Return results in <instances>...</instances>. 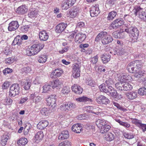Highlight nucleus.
Listing matches in <instances>:
<instances>
[{
	"label": "nucleus",
	"instance_id": "f3484780",
	"mask_svg": "<svg viewBox=\"0 0 146 146\" xmlns=\"http://www.w3.org/2000/svg\"><path fill=\"white\" fill-rule=\"evenodd\" d=\"M82 130V127L78 123L74 125L72 127V131L76 133H80Z\"/></svg>",
	"mask_w": 146,
	"mask_h": 146
},
{
	"label": "nucleus",
	"instance_id": "0eeeda50",
	"mask_svg": "<svg viewBox=\"0 0 146 146\" xmlns=\"http://www.w3.org/2000/svg\"><path fill=\"white\" fill-rule=\"evenodd\" d=\"M124 23L122 19H118L113 21L109 27L110 30L116 29L117 28L123 25Z\"/></svg>",
	"mask_w": 146,
	"mask_h": 146
},
{
	"label": "nucleus",
	"instance_id": "c9c22d12",
	"mask_svg": "<svg viewBox=\"0 0 146 146\" xmlns=\"http://www.w3.org/2000/svg\"><path fill=\"white\" fill-rule=\"evenodd\" d=\"M117 13L116 11H112L110 12L107 17L108 20L109 21L112 20L115 17Z\"/></svg>",
	"mask_w": 146,
	"mask_h": 146
},
{
	"label": "nucleus",
	"instance_id": "864d4df0",
	"mask_svg": "<svg viewBox=\"0 0 146 146\" xmlns=\"http://www.w3.org/2000/svg\"><path fill=\"white\" fill-rule=\"evenodd\" d=\"M126 52V50L123 48H119L117 51V54L118 55H121L124 54Z\"/></svg>",
	"mask_w": 146,
	"mask_h": 146
},
{
	"label": "nucleus",
	"instance_id": "f8f14e48",
	"mask_svg": "<svg viewBox=\"0 0 146 146\" xmlns=\"http://www.w3.org/2000/svg\"><path fill=\"white\" fill-rule=\"evenodd\" d=\"M86 37V35L81 33H78L75 36V41L77 43H81L85 40Z\"/></svg>",
	"mask_w": 146,
	"mask_h": 146
},
{
	"label": "nucleus",
	"instance_id": "052dcab7",
	"mask_svg": "<svg viewBox=\"0 0 146 146\" xmlns=\"http://www.w3.org/2000/svg\"><path fill=\"white\" fill-rule=\"evenodd\" d=\"M123 97V96L121 94H117V92L116 94V96H114L113 98L114 99L115 101H117L121 100L122 98Z\"/></svg>",
	"mask_w": 146,
	"mask_h": 146
},
{
	"label": "nucleus",
	"instance_id": "aec40b11",
	"mask_svg": "<svg viewBox=\"0 0 146 146\" xmlns=\"http://www.w3.org/2000/svg\"><path fill=\"white\" fill-rule=\"evenodd\" d=\"M72 89L73 92L77 94H80L83 91L82 89L80 86L76 84L72 86Z\"/></svg>",
	"mask_w": 146,
	"mask_h": 146
},
{
	"label": "nucleus",
	"instance_id": "09e8293b",
	"mask_svg": "<svg viewBox=\"0 0 146 146\" xmlns=\"http://www.w3.org/2000/svg\"><path fill=\"white\" fill-rule=\"evenodd\" d=\"M104 96L102 95H100L96 97V102L99 104H102Z\"/></svg>",
	"mask_w": 146,
	"mask_h": 146
},
{
	"label": "nucleus",
	"instance_id": "37998d69",
	"mask_svg": "<svg viewBox=\"0 0 146 146\" xmlns=\"http://www.w3.org/2000/svg\"><path fill=\"white\" fill-rule=\"evenodd\" d=\"M51 86V85H50L48 84H46L43 87L42 92L46 93H47L48 91H50L51 89L50 87Z\"/></svg>",
	"mask_w": 146,
	"mask_h": 146
},
{
	"label": "nucleus",
	"instance_id": "1a4fd4ad",
	"mask_svg": "<svg viewBox=\"0 0 146 146\" xmlns=\"http://www.w3.org/2000/svg\"><path fill=\"white\" fill-rule=\"evenodd\" d=\"M18 22L17 21H12L9 24L8 29L9 31H15L19 27Z\"/></svg>",
	"mask_w": 146,
	"mask_h": 146
},
{
	"label": "nucleus",
	"instance_id": "4c0bfd02",
	"mask_svg": "<svg viewBox=\"0 0 146 146\" xmlns=\"http://www.w3.org/2000/svg\"><path fill=\"white\" fill-rule=\"evenodd\" d=\"M110 128V126L107 124L100 129V132L102 133H105L107 132Z\"/></svg>",
	"mask_w": 146,
	"mask_h": 146
},
{
	"label": "nucleus",
	"instance_id": "680f3d73",
	"mask_svg": "<svg viewBox=\"0 0 146 146\" xmlns=\"http://www.w3.org/2000/svg\"><path fill=\"white\" fill-rule=\"evenodd\" d=\"M13 71V70L12 69L9 68H7L3 70V72L4 74L6 75L7 74L12 72Z\"/></svg>",
	"mask_w": 146,
	"mask_h": 146
},
{
	"label": "nucleus",
	"instance_id": "dca6fc26",
	"mask_svg": "<svg viewBox=\"0 0 146 146\" xmlns=\"http://www.w3.org/2000/svg\"><path fill=\"white\" fill-rule=\"evenodd\" d=\"M107 94L108 95L111 96L113 98L114 96H116L117 91L112 86H109Z\"/></svg>",
	"mask_w": 146,
	"mask_h": 146
},
{
	"label": "nucleus",
	"instance_id": "2f4dec72",
	"mask_svg": "<svg viewBox=\"0 0 146 146\" xmlns=\"http://www.w3.org/2000/svg\"><path fill=\"white\" fill-rule=\"evenodd\" d=\"M27 143V140L25 138H21L19 140L17 143L19 146H23L25 145Z\"/></svg>",
	"mask_w": 146,
	"mask_h": 146
},
{
	"label": "nucleus",
	"instance_id": "f704fd0d",
	"mask_svg": "<svg viewBox=\"0 0 146 146\" xmlns=\"http://www.w3.org/2000/svg\"><path fill=\"white\" fill-rule=\"evenodd\" d=\"M47 59V56L42 54L39 56L38 61L40 63H43L46 61Z\"/></svg>",
	"mask_w": 146,
	"mask_h": 146
},
{
	"label": "nucleus",
	"instance_id": "4468645a",
	"mask_svg": "<svg viewBox=\"0 0 146 146\" xmlns=\"http://www.w3.org/2000/svg\"><path fill=\"white\" fill-rule=\"evenodd\" d=\"M39 36L40 40L44 41H46L49 37L48 34L45 31H40Z\"/></svg>",
	"mask_w": 146,
	"mask_h": 146
},
{
	"label": "nucleus",
	"instance_id": "7c9ffc66",
	"mask_svg": "<svg viewBox=\"0 0 146 146\" xmlns=\"http://www.w3.org/2000/svg\"><path fill=\"white\" fill-rule=\"evenodd\" d=\"M9 138V136L7 135H3L1 137L0 141V143L3 146L6 145L8 139Z\"/></svg>",
	"mask_w": 146,
	"mask_h": 146
},
{
	"label": "nucleus",
	"instance_id": "bb28decb",
	"mask_svg": "<svg viewBox=\"0 0 146 146\" xmlns=\"http://www.w3.org/2000/svg\"><path fill=\"white\" fill-rule=\"evenodd\" d=\"M51 83H52V87L53 88H56L57 89L60 88L62 84L59 80H56L53 83L52 82Z\"/></svg>",
	"mask_w": 146,
	"mask_h": 146
},
{
	"label": "nucleus",
	"instance_id": "4be33fe9",
	"mask_svg": "<svg viewBox=\"0 0 146 146\" xmlns=\"http://www.w3.org/2000/svg\"><path fill=\"white\" fill-rule=\"evenodd\" d=\"M68 132L67 130L63 131L60 133L59 135L58 139L59 140H64L67 139L69 137Z\"/></svg>",
	"mask_w": 146,
	"mask_h": 146
},
{
	"label": "nucleus",
	"instance_id": "f257e3e1",
	"mask_svg": "<svg viewBox=\"0 0 146 146\" xmlns=\"http://www.w3.org/2000/svg\"><path fill=\"white\" fill-rule=\"evenodd\" d=\"M113 40L112 36L108 35L107 32L102 31L96 36L95 41H99L101 40L103 44H106L111 42Z\"/></svg>",
	"mask_w": 146,
	"mask_h": 146
},
{
	"label": "nucleus",
	"instance_id": "6e6d98bb",
	"mask_svg": "<svg viewBox=\"0 0 146 146\" xmlns=\"http://www.w3.org/2000/svg\"><path fill=\"white\" fill-rule=\"evenodd\" d=\"M31 83L30 82H29L28 81H26L25 82L24 85V88L26 90H28L29 89L31 86Z\"/></svg>",
	"mask_w": 146,
	"mask_h": 146
},
{
	"label": "nucleus",
	"instance_id": "13d9d810",
	"mask_svg": "<svg viewBox=\"0 0 146 146\" xmlns=\"http://www.w3.org/2000/svg\"><path fill=\"white\" fill-rule=\"evenodd\" d=\"M125 137L128 139H131L134 137V135L132 133H125L124 134Z\"/></svg>",
	"mask_w": 146,
	"mask_h": 146
},
{
	"label": "nucleus",
	"instance_id": "39448f33",
	"mask_svg": "<svg viewBox=\"0 0 146 146\" xmlns=\"http://www.w3.org/2000/svg\"><path fill=\"white\" fill-rule=\"evenodd\" d=\"M20 87L18 84H12L10 88L9 96L12 97H14L18 95L20 92Z\"/></svg>",
	"mask_w": 146,
	"mask_h": 146
},
{
	"label": "nucleus",
	"instance_id": "b1692460",
	"mask_svg": "<svg viewBox=\"0 0 146 146\" xmlns=\"http://www.w3.org/2000/svg\"><path fill=\"white\" fill-rule=\"evenodd\" d=\"M98 127L101 129L103 127L107 124V122L104 119H98L96 122Z\"/></svg>",
	"mask_w": 146,
	"mask_h": 146
},
{
	"label": "nucleus",
	"instance_id": "49530a36",
	"mask_svg": "<svg viewBox=\"0 0 146 146\" xmlns=\"http://www.w3.org/2000/svg\"><path fill=\"white\" fill-rule=\"evenodd\" d=\"M93 109V107L92 106H88L86 107V111L88 113H94L96 115H98L100 113L99 112H94L92 110Z\"/></svg>",
	"mask_w": 146,
	"mask_h": 146
},
{
	"label": "nucleus",
	"instance_id": "423d86ee",
	"mask_svg": "<svg viewBox=\"0 0 146 146\" xmlns=\"http://www.w3.org/2000/svg\"><path fill=\"white\" fill-rule=\"evenodd\" d=\"M56 97L54 95L50 96L47 99V102L48 104L50 106H51L52 108V111L55 110L54 108L56 106Z\"/></svg>",
	"mask_w": 146,
	"mask_h": 146
},
{
	"label": "nucleus",
	"instance_id": "72a5a7b5",
	"mask_svg": "<svg viewBox=\"0 0 146 146\" xmlns=\"http://www.w3.org/2000/svg\"><path fill=\"white\" fill-rule=\"evenodd\" d=\"M123 90H130L133 88L132 86L128 82L123 83Z\"/></svg>",
	"mask_w": 146,
	"mask_h": 146
},
{
	"label": "nucleus",
	"instance_id": "a211bd4d",
	"mask_svg": "<svg viewBox=\"0 0 146 146\" xmlns=\"http://www.w3.org/2000/svg\"><path fill=\"white\" fill-rule=\"evenodd\" d=\"M76 100L79 102H84L87 103H89L92 102V99L84 96L76 98Z\"/></svg>",
	"mask_w": 146,
	"mask_h": 146
},
{
	"label": "nucleus",
	"instance_id": "603ef678",
	"mask_svg": "<svg viewBox=\"0 0 146 146\" xmlns=\"http://www.w3.org/2000/svg\"><path fill=\"white\" fill-rule=\"evenodd\" d=\"M59 146H71V143L67 141H65L60 143Z\"/></svg>",
	"mask_w": 146,
	"mask_h": 146
},
{
	"label": "nucleus",
	"instance_id": "ea45409f",
	"mask_svg": "<svg viewBox=\"0 0 146 146\" xmlns=\"http://www.w3.org/2000/svg\"><path fill=\"white\" fill-rule=\"evenodd\" d=\"M131 121L132 122L133 124L136 125L137 126L139 127H140L142 124L141 121L136 118H132Z\"/></svg>",
	"mask_w": 146,
	"mask_h": 146
},
{
	"label": "nucleus",
	"instance_id": "7ed1b4c3",
	"mask_svg": "<svg viewBox=\"0 0 146 146\" xmlns=\"http://www.w3.org/2000/svg\"><path fill=\"white\" fill-rule=\"evenodd\" d=\"M125 31L128 33L132 38L137 40L139 36V31L137 28L132 26L127 27L125 30Z\"/></svg>",
	"mask_w": 146,
	"mask_h": 146
},
{
	"label": "nucleus",
	"instance_id": "393cba45",
	"mask_svg": "<svg viewBox=\"0 0 146 146\" xmlns=\"http://www.w3.org/2000/svg\"><path fill=\"white\" fill-rule=\"evenodd\" d=\"M111 56L108 54L105 53L102 55L101 58L103 63L105 64L108 62L110 60Z\"/></svg>",
	"mask_w": 146,
	"mask_h": 146
},
{
	"label": "nucleus",
	"instance_id": "412c9836",
	"mask_svg": "<svg viewBox=\"0 0 146 146\" xmlns=\"http://www.w3.org/2000/svg\"><path fill=\"white\" fill-rule=\"evenodd\" d=\"M27 9L25 5L20 6L17 9L16 12L20 14H24L27 11Z\"/></svg>",
	"mask_w": 146,
	"mask_h": 146
},
{
	"label": "nucleus",
	"instance_id": "ddd939ff",
	"mask_svg": "<svg viewBox=\"0 0 146 146\" xmlns=\"http://www.w3.org/2000/svg\"><path fill=\"white\" fill-rule=\"evenodd\" d=\"M67 26V24L65 23H60L56 26L55 31L57 33H61L64 30Z\"/></svg>",
	"mask_w": 146,
	"mask_h": 146
},
{
	"label": "nucleus",
	"instance_id": "20e7f679",
	"mask_svg": "<svg viewBox=\"0 0 146 146\" xmlns=\"http://www.w3.org/2000/svg\"><path fill=\"white\" fill-rule=\"evenodd\" d=\"M143 8H141L140 6L136 5L134 7L133 11L136 15L138 14L139 18L141 19L146 21V13L143 11Z\"/></svg>",
	"mask_w": 146,
	"mask_h": 146
},
{
	"label": "nucleus",
	"instance_id": "4d7b16f0",
	"mask_svg": "<svg viewBox=\"0 0 146 146\" xmlns=\"http://www.w3.org/2000/svg\"><path fill=\"white\" fill-rule=\"evenodd\" d=\"M42 98L40 96H36L33 100L34 102L36 104H38L41 102Z\"/></svg>",
	"mask_w": 146,
	"mask_h": 146
},
{
	"label": "nucleus",
	"instance_id": "9b49d317",
	"mask_svg": "<svg viewBox=\"0 0 146 146\" xmlns=\"http://www.w3.org/2000/svg\"><path fill=\"white\" fill-rule=\"evenodd\" d=\"M90 15L92 17L97 16L100 13L99 8L96 5V6H92L90 10Z\"/></svg>",
	"mask_w": 146,
	"mask_h": 146
},
{
	"label": "nucleus",
	"instance_id": "a19ab883",
	"mask_svg": "<svg viewBox=\"0 0 146 146\" xmlns=\"http://www.w3.org/2000/svg\"><path fill=\"white\" fill-rule=\"evenodd\" d=\"M61 7L64 10H67L70 7L66 0L62 1L61 3Z\"/></svg>",
	"mask_w": 146,
	"mask_h": 146
},
{
	"label": "nucleus",
	"instance_id": "f03ea898",
	"mask_svg": "<svg viewBox=\"0 0 146 146\" xmlns=\"http://www.w3.org/2000/svg\"><path fill=\"white\" fill-rule=\"evenodd\" d=\"M143 62L141 60H136L129 63L127 65V70L131 73L135 74L142 66Z\"/></svg>",
	"mask_w": 146,
	"mask_h": 146
},
{
	"label": "nucleus",
	"instance_id": "e433bc0d",
	"mask_svg": "<svg viewBox=\"0 0 146 146\" xmlns=\"http://www.w3.org/2000/svg\"><path fill=\"white\" fill-rule=\"evenodd\" d=\"M2 101L4 104L9 106L11 105L13 101L10 98H8L3 100Z\"/></svg>",
	"mask_w": 146,
	"mask_h": 146
},
{
	"label": "nucleus",
	"instance_id": "a18cd8bd",
	"mask_svg": "<svg viewBox=\"0 0 146 146\" xmlns=\"http://www.w3.org/2000/svg\"><path fill=\"white\" fill-rule=\"evenodd\" d=\"M100 91L101 92L106 93L108 90V88H106L105 84L103 83L100 85L99 87Z\"/></svg>",
	"mask_w": 146,
	"mask_h": 146
},
{
	"label": "nucleus",
	"instance_id": "c03bdc74",
	"mask_svg": "<svg viewBox=\"0 0 146 146\" xmlns=\"http://www.w3.org/2000/svg\"><path fill=\"white\" fill-rule=\"evenodd\" d=\"M106 138L108 141H111L114 139V135L111 133H108L106 135Z\"/></svg>",
	"mask_w": 146,
	"mask_h": 146
},
{
	"label": "nucleus",
	"instance_id": "c85d7f7f",
	"mask_svg": "<svg viewBox=\"0 0 146 146\" xmlns=\"http://www.w3.org/2000/svg\"><path fill=\"white\" fill-rule=\"evenodd\" d=\"M145 75V72L144 70L140 69L137 72L134 74V76L136 78H139Z\"/></svg>",
	"mask_w": 146,
	"mask_h": 146
},
{
	"label": "nucleus",
	"instance_id": "5701e85b",
	"mask_svg": "<svg viewBox=\"0 0 146 146\" xmlns=\"http://www.w3.org/2000/svg\"><path fill=\"white\" fill-rule=\"evenodd\" d=\"M72 75L74 77L76 78L80 76V70L79 68L74 66L73 67Z\"/></svg>",
	"mask_w": 146,
	"mask_h": 146
},
{
	"label": "nucleus",
	"instance_id": "6e6552de",
	"mask_svg": "<svg viewBox=\"0 0 146 146\" xmlns=\"http://www.w3.org/2000/svg\"><path fill=\"white\" fill-rule=\"evenodd\" d=\"M44 46V44L39 43L35 44L31 46V48L34 52L35 55Z\"/></svg>",
	"mask_w": 146,
	"mask_h": 146
},
{
	"label": "nucleus",
	"instance_id": "de8ad7c7",
	"mask_svg": "<svg viewBox=\"0 0 146 146\" xmlns=\"http://www.w3.org/2000/svg\"><path fill=\"white\" fill-rule=\"evenodd\" d=\"M123 83L121 82H118L115 84L116 88L120 91H122L123 90Z\"/></svg>",
	"mask_w": 146,
	"mask_h": 146
},
{
	"label": "nucleus",
	"instance_id": "774afa93",
	"mask_svg": "<svg viewBox=\"0 0 146 146\" xmlns=\"http://www.w3.org/2000/svg\"><path fill=\"white\" fill-rule=\"evenodd\" d=\"M116 0H107L106 4L110 7H112L115 3V1Z\"/></svg>",
	"mask_w": 146,
	"mask_h": 146
},
{
	"label": "nucleus",
	"instance_id": "0e129e2a",
	"mask_svg": "<svg viewBox=\"0 0 146 146\" xmlns=\"http://www.w3.org/2000/svg\"><path fill=\"white\" fill-rule=\"evenodd\" d=\"M110 102V101L109 99L107 97L104 96V99L102 101V104L107 105L109 104Z\"/></svg>",
	"mask_w": 146,
	"mask_h": 146
},
{
	"label": "nucleus",
	"instance_id": "58836bf2",
	"mask_svg": "<svg viewBox=\"0 0 146 146\" xmlns=\"http://www.w3.org/2000/svg\"><path fill=\"white\" fill-rule=\"evenodd\" d=\"M86 84L87 85L92 87L94 86L95 85V82L91 78H89L86 79Z\"/></svg>",
	"mask_w": 146,
	"mask_h": 146
},
{
	"label": "nucleus",
	"instance_id": "5fc2aeb1",
	"mask_svg": "<svg viewBox=\"0 0 146 146\" xmlns=\"http://www.w3.org/2000/svg\"><path fill=\"white\" fill-rule=\"evenodd\" d=\"M41 114L44 115H46L49 113L48 110L46 108H43L40 111Z\"/></svg>",
	"mask_w": 146,
	"mask_h": 146
},
{
	"label": "nucleus",
	"instance_id": "9d476101",
	"mask_svg": "<svg viewBox=\"0 0 146 146\" xmlns=\"http://www.w3.org/2000/svg\"><path fill=\"white\" fill-rule=\"evenodd\" d=\"M63 71L61 68H57L53 70L50 75V77L52 79H55L60 76L63 73Z\"/></svg>",
	"mask_w": 146,
	"mask_h": 146
},
{
	"label": "nucleus",
	"instance_id": "338daca9",
	"mask_svg": "<svg viewBox=\"0 0 146 146\" xmlns=\"http://www.w3.org/2000/svg\"><path fill=\"white\" fill-rule=\"evenodd\" d=\"M14 61L13 59L11 58H9L6 59L5 60V63L8 64H10L12 63Z\"/></svg>",
	"mask_w": 146,
	"mask_h": 146
},
{
	"label": "nucleus",
	"instance_id": "79ce46f5",
	"mask_svg": "<svg viewBox=\"0 0 146 146\" xmlns=\"http://www.w3.org/2000/svg\"><path fill=\"white\" fill-rule=\"evenodd\" d=\"M70 91V89L69 87L65 86L61 90V93L64 95H66Z\"/></svg>",
	"mask_w": 146,
	"mask_h": 146
},
{
	"label": "nucleus",
	"instance_id": "473e14b6",
	"mask_svg": "<svg viewBox=\"0 0 146 146\" xmlns=\"http://www.w3.org/2000/svg\"><path fill=\"white\" fill-rule=\"evenodd\" d=\"M105 82L108 88L109 86H112L114 84V82L111 77L106 78Z\"/></svg>",
	"mask_w": 146,
	"mask_h": 146
},
{
	"label": "nucleus",
	"instance_id": "bf43d9fd",
	"mask_svg": "<svg viewBox=\"0 0 146 146\" xmlns=\"http://www.w3.org/2000/svg\"><path fill=\"white\" fill-rule=\"evenodd\" d=\"M37 14V13L36 11H32L28 13V16L29 17L32 18L35 17Z\"/></svg>",
	"mask_w": 146,
	"mask_h": 146
},
{
	"label": "nucleus",
	"instance_id": "a878e982",
	"mask_svg": "<svg viewBox=\"0 0 146 146\" xmlns=\"http://www.w3.org/2000/svg\"><path fill=\"white\" fill-rule=\"evenodd\" d=\"M79 11V9L76 7H74L70 12V17L73 18L75 17L77 15Z\"/></svg>",
	"mask_w": 146,
	"mask_h": 146
},
{
	"label": "nucleus",
	"instance_id": "6ab92c4d",
	"mask_svg": "<svg viewBox=\"0 0 146 146\" xmlns=\"http://www.w3.org/2000/svg\"><path fill=\"white\" fill-rule=\"evenodd\" d=\"M125 95L129 99L132 100L136 98L137 97V93L134 91H132L129 92H127L125 94Z\"/></svg>",
	"mask_w": 146,
	"mask_h": 146
},
{
	"label": "nucleus",
	"instance_id": "3c124183",
	"mask_svg": "<svg viewBox=\"0 0 146 146\" xmlns=\"http://www.w3.org/2000/svg\"><path fill=\"white\" fill-rule=\"evenodd\" d=\"M138 93L141 95H146V89L144 87L140 88L139 90Z\"/></svg>",
	"mask_w": 146,
	"mask_h": 146
},
{
	"label": "nucleus",
	"instance_id": "e2e57ef3",
	"mask_svg": "<svg viewBox=\"0 0 146 146\" xmlns=\"http://www.w3.org/2000/svg\"><path fill=\"white\" fill-rule=\"evenodd\" d=\"M22 70L23 72L27 73L31 71V69L29 67H24L22 68Z\"/></svg>",
	"mask_w": 146,
	"mask_h": 146
},
{
	"label": "nucleus",
	"instance_id": "2eb2a0df",
	"mask_svg": "<svg viewBox=\"0 0 146 146\" xmlns=\"http://www.w3.org/2000/svg\"><path fill=\"white\" fill-rule=\"evenodd\" d=\"M48 121L46 120H42L37 125V127L40 129H42L46 127L48 125Z\"/></svg>",
	"mask_w": 146,
	"mask_h": 146
},
{
	"label": "nucleus",
	"instance_id": "69168bd1",
	"mask_svg": "<svg viewBox=\"0 0 146 146\" xmlns=\"http://www.w3.org/2000/svg\"><path fill=\"white\" fill-rule=\"evenodd\" d=\"M10 85V82H5L2 86V88L3 89H7Z\"/></svg>",
	"mask_w": 146,
	"mask_h": 146
},
{
	"label": "nucleus",
	"instance_id": "c756f323",
	"mask_svg": "<svg viewBox=\"0 0 146 146\" xmlns=\"http://www.w3.org/2000/svg\"><path fill=\"white\" fill-rule=\"evenodd\" d=\"M43 132L40 131L38 132L35 134V138L36 141H39L42 140L44 137Z\"/></svg>",
	"mask_w": 146,
	"mask_h": 146
},
{
	"label": "nucleus",
	"instance_id": "8fccbe9b",
	"mask_svg": "<svg viewBox=\"0 0 146 146\" xmlns=\"http://www.w3.org/2000/svg\"><path fill=\"white\" fill-rule=\"evenodd\" d=\"M113 104L118 109H119L121 110L125 111L126 110V109L121 106L119 104L115 102H113Z\"/></svg>",
	"mask_w": 146,
	"mask_h": 146
},
{
	"label": "nucleus",
	"instance_id": "cd10ccee",
	"mask_svg": "<svg viewBox=\"0 0 146 146\" xmlns=\"http://www.w3.org/2000/svg\"><path fill=\"white\" fill-rule=\"evenodd\" d=\"M23 42V41L21 40L20 36L19 35H18L15 38L12 43V44L13 45H15L16 44L20 45Z\"/></svg>",
	"mask_w": 146,
	"mask_h": 146
}]
</instances>
